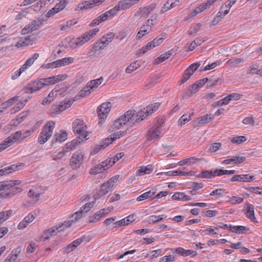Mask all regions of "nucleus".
<instances>
[{
  "label": "nucleus",
  "mask_w": 262,
  "mask_h": 262,
  "mask_svg": "<svg viewBox=\"0 0 262 262\" xmlns=\"http://www.w3.org/2000/svg\"><path fill=\"white\" fill-rule=\"evenodd\" d=\"M160 105V103L157 102L151 104L137 112L134 110H129L115 120L111 127L113 129H120L126 124L132 126L156 111Z\"/></svg>",
  "instance_id": "f257e3e1"
},
{
  "label": "nucleus",
  "mask_w": 262,
  "mask_h": 262,
  "mask_svg": "<svg viewBox=\"0 0 262 262\" xmlns=\"http://www.w3.org/2000/svg\"><path fill=\"white\" fill-rule=\"evenodd\" d=\"M99 31V28H95L91 30L77 38L73 42H72V39L71 38H66L63 41L65 43L64 46L66 48H70L73 49L80 47L96 35Z\"/></svg>",
  "instance_id": "f03ea898"
},
{
  "label": "nucleus",
  "mask_w": 262,
  "mask_h": 262,
  "mask_svg": "<svg viewBox=\"0 0 262 262\" xmlns=\"http://www.w3.org/2000/svg\"><path fill=\"white\" fill-rule=\"evenodd\" d=\"M72 126L74 132L79 135L78 137H80L82 142L84 141L83 139H86L88 135L87 126L83 120L76 119L73 122Z\"/></svg>",
  "instance_id": "7ed1b4c3"
},
{
  "label": "nucleus",
  "mask_w": 262,
  "mask_h": 262,
  "mask_svg": "<svg viewBox=\"0 0 262 262\" xmlns=\"http://www.w3.org/2000/svg\"><path fill=\"white\" fill-rule=\"evenodd\" d=\"M54 127L55 123L54 122L49 121L46 123L38 137V141L40 144L45 143L51 138Z\"/></svg>",
  "instance_id": "20e7f679"
},
{
  "label": "nucleus",
  "mask_w": 262,
  "mask_h": 262,
  "mask_svg": "<svg viewBox=\"0 0 262 262\" xmlns=\"http://www.w3.org/2000/svg\"><path fill=\"white\" fill-rule=\"evenodd\" d=\"M74 58L72 57H65L54 61L51 63L43 64L42 67L44 69H54L56 68L66 66L74 62Z\"/></svg>",
  "instance_id": "39448f33"
},
{
  "label": "nucleus",
  "mask_w": 262,
  "mask_h": 262,
  "mask_svg": "<svg viewBox=\"0 0 262 262\" xmlns=\"http://www.w3.org/2000/svg\"><path fill=\"white\" fill-rule=\"evenodd\" d=\"M111 107L112 104L109 102L103 103L98 107L97 112L100 120L98 123L99 124L102 123L107 117Z\"/></svg>",
  "instance_id": "423d86ee"
},
{
  "label": "nucleus",
  "mask_w": 262,
  "mask_h": 262,
  "mask_svg": "<svg viewBox=\"0 0 262 262\" xmlns=\"http://www.w3.org/2000/svg\"><path fill=\"white\" fill-rule=\"evenodd\" d=\"M21 136V132L20 131H18L6 139L1 144H0V152L3 151L7 147L12 145L16 141L18 140Z\"/></svg>",
  "instance_id": "0eeeda50"
},
{
  "label": "nucleus",
  "mask_w": 262,
  "mask_h": 262,
  "mask_svg": "<svg viewBox=\"0 0 262 262\" xmlns=\"http://www.w3.org/2000/svg\"><path fill=\"white\" fill-rule=\"evenodd\" d=\"M118 178L119 176H114L104 183L100 187L99 195L100 196L104 195L111 191L115 184L117 182Z\"/></svg>",
  "instance_id": "6e6552de"
},
{
  "label": "nucleus",
  "mask_w": 262,
  "mask_h": 262,
  "mask_svg": "<svg viewBox=\"0 0 262 262\" xmlns=\"http://www.w3.org/2000/svg\"><path fill=\"white\" fill-rule=\"evenodd\" d=\"M153 21L152 19H148L140 27V30L137 33L136 39L138 40H140L145 35L149 33L152 31L153 27Z\"/></svg>",
  "instance_id": "1a4fd4ad"
},
{
  "label": "nucleus",
  "mask_w": 262,
  "mask_h": 262,
  "mask_svg": "<svg viewBox=\"0 0 262 262\" xmlns=\"http://www.w3.org/2000/svg\"><path fill=\"white\" fill-rule=\"evenodd\" d=\"M83 155L81 152L77 151L72 155L70 160V164L73 169L79 167L83 163Z\"/></svg>",
  "instance_id": "9d476101"
},
{
  "label": "nucleus",
  "mask_w": 262,
  "mask_h": 262,
  "mask_svg": "<svg viewBox=\"0 0 262 262\" xmlns=\"http://www.w3.org/2000/svg\"><path fill=\"white\" fill-rule=\"evenodd\" d=\"M156 5L155 4H151L147 6L140 7L135 13V15L136 16H140L141 17L146 18L156 8Z\"/></svg>",
  "instance_id": "9b49d317"
},
{
  "label": "nucleus",
  "mask_w": 262,
  "mask_h": 262,
  "mask_svg": "<svg viewBox=\"0 0 262 262\" xmlns=\"http://www.w3.org/2000/svg\"><path fill=\"white\" fill-rule=\"evenodd\" d=\"M217 0H207L200 4L190 14L191 17H194L199 13H201L205 10L209 9Z\"/></svg>",
  "instance_id": "f8f14e48"
},
{
  "label": "nucleus",
  "mask_w": 262,
  "mask_h": 262,
  "mask_svg": "<svg viewBox=\"0 0 262 262\" xmlns=\"http://www.w3.org/2000/svg\"><path fill=\"white\" fill-rule=\"evenodd\" d=\"M74 100L70 99L65 100L63 102H60L58 104L53 105L52 106V110L53 113L59 114L61 112L64 111L66 109L69 108L73 104Z\"/></svg>",
  "instance_id": "ddd939ff"
},
{
  "label": "nucleus",
  "mask_w": 262,
  "mask_h": 262,
  "mask_svg": "<svg viewBox=\"0 0 262 262\" xmlns=\"http://www.w3.org/2000/svg\"><path fill=\"white\" fill-rule=\"evenodd\" d=\"M115 34L112 32H110L103 36L100 39L99 42H97L98 45L97 47L99 48V49L102 50L105 47H106L110 42H111L114 39Z\"/></svg>",
  "instance_id": "4468645a"
},
{
  "label": "nucleus",
  "mask_w": 262,
  "mask_h": 262,
  "mask_svg": "<svg viewBox=\"0 0 262 262\" xmlns=\"http://www.w3.org/2000/svg\"><path fill=\"white\" fill-rule=\"evenodd\" d=\"M106 160L102 162L101 163L95 165L90 170V173L93 175H96L98 173L101 172L103 170H106L111 167L107 164Z\"/></svg>",
  "instance_id": "2eb2a0df"
},
{
  "label": "nucleus",
  "mask_w": 262,
  "mask_h": 262,
  "mask_svg": "<svg viewBox=\"0 0 262 262\" xmlns=\"http://www.w3.org/2000/svg\"><path fill=\"white\" fill-rule=\"evenodd\" d=\"M17 184L18 185H19ZM16 185H15L16 186ZM15 185L12 187H9V188H7L5 190H4L5 191L2 193V195L4 198H11L14 195L18 194L21 192L22 189L20 187H14Z\"/></svg>",
  "instance_id": "dca6fc26"
},
{
  "label": "nucleus",
  "mask_w": 262,
  "mask_h": 262,
  "mask_svg": "<svg viewBox=\"0 0 262 262\" xmlns=\"http://www.w3.org/2000/svg\"><path fill=\"white\" fill-rule=\"evenodd\" d=\"M246 157L244 156H233L228 157L227 159L222 161L223 164H230L233 163L235 164H241L245 161Z\"/></svg>",
  "instance_id": "f3484780"
},
{
  "label": "nucleus",
  "mask_w": 262,
  "mask_h": 262,
  "mask_svg": "<svg viewBox=\"0 0 262 262\" xmlns=\"http://www.w3.org/2000/svg\"><path fill=\"white\" fill-rule=\"evenodd\" d=\"M162 127L158 125L154 128H152L148 132V140H152L159 137Z\"/></svg>",
  "instance_id": "a211bd4d"
},
{
  "label": "nucleus",
  "mask_w": 262,
  "mask_h": 262,
  "mask_svg": "<svg viewBox=\"0 0 262 262\" xmlns=\"http://www.w3.org/2000/svg\"><path fill=\"white\" fill-rule=\"evenodd\" d=\"M255 179L254 176L249 174L235 175L231 178L232 182H250Z\"/></svg>",
  "instance_id": "6ab92c4d"
},
{
  "label": "nucleus",
  "mask_w": 262,
  "mask_h": 262,
  "mask_svg": "<svg viewBox=\"0 0 262 262\" xmlns=\"http://www.w3.org/2000/svg\"><path fill=\"white\" fill-rule=\"evenodd\" d=\"M48 85H50V84L47 78L37 79L34 81V92L39 91Z\"/></svg>",
  "instance_id": "aec40b11"
},
{
  "label": "nucleus",
  "mask_w": 262,
  "mask_h": 262,
  "mask_svg": "<svg viewBox=\"0 0 262 262\" xmlns=\"http://www.w3.org/2000/svg\"><path fill=\"white\" fill-rule=\"evenodd\" d=\"M80 137H77L76 139L73 140L67 143L63 147V152H70L75 149L77 146L81 143Z\"/></svg>",
  "instance_id": "412c9836"
},
{
  "label": "nucleus",
  "mask_w": 262,
  "mask_h": 262,
  "mask_svg": "<svg viewBox=\"0 0 262 262\" xmlns=\"http://www.w3.org/2000/svg\"><path fill=\"white\" fill-rule=\"evenodd\" d=\"M60 88L58 86H56L48 95V97L45 98L42 101V104L45 105L50 103L55 97L57 95V93L59 92Z\"/></svg>",
  "instance_id": "4be33fe9"
},
{
  "label": "nucleus",
  "mask_w": 262,
  "mask_h": 262,
  "mask_svg": "<svg viewBox=\"0 0 262 262\" xmlns=\"http://www.w3.org/2000/svg\"><path fill=\"white\" fill-rule=\"evenodd\" d=\"M175 252L177 254H180L184 257L188 256L190 255H192L193 256H195L198 254L196 251H194L191 250H185L181 247L176 248Z\"/></svg>",
  "instance_id": "5701e85b"
},
{
  "label": "nucleus",
  "mask_w": 262,
  "mask_h": 262,
  "mask_svg": "<svg viewBox=\"0 0 262 262\" xmlns=\"http://www.w3.org/2000/svg\"><path fill=\"white\" fill-rule=\"evenodd\" d=\"M246 210L247 217L253 222H256V219L254 214V206L252 204H247L245 207Z\"/></svg>",
  "instance_id": "b1692460"
},
{
  "label": "nucleus",
  "mask_w": 262,
  "mask_h": 262,
  "mask_svg": "<svg viewBox=\"0 0 262 262\" xmlns=\"http://www.w3.org/2000/svg\"><path fill=\"white\" fill-rule=\"evenodd\" d=\"M140 0H121L119 2L121 9L125 10L129 8L133 5L138 3Z\"/></svg>",
  "instance_id": "393cba45"
},
{
  "label": "nucleus",
  "mask_w": 262,
  "mask_h": 262,
  "mask_svg": "<svg viewBox=\"0 0 262 262\" xmlns=\"http://www.w3.org/2000/svg\"><path fill=\"white\" fill-rule=\"evenodd\" d=\"M19 180H11L8 181H3L0 183V191L5 190L7 188L12 187L15 185L20 184Z\"/></svg>",
  "instance_id": "a878e982"
},
{
  "label": "nucleus",
  "mask_w": 262,
  "mask_h": 262,
  "mask_svg": "<svg viewBox=\"0 0 262 262\" xmlns=\"http://www.w3.org/2000/svg\"><path fill=\"white\" fill-rule=\"evenodd\" d=\"M32 219L33 214L32 213H30L21 222L19 223L17 227L18 229L21 230L26 228L30 223L32 222L33 221Z\"/></svg>",
  "instance_id": "bb28decb"
},
{
  "label": "nucleus",
  "mask_w": 262,
  "mask_h": 262,
  "mask_svg": "<svg viewBox=\"0 0 262 262\" xmlns=\"http://www.w3.org/2000/svg\"><path fill=\"white\" fill-rule=\"evenodd\" d=\"M164 174L166 176L170 177V176H192V171L186 172L181 170H173L169 171L166 172H165Z\"/></svg>",
  "instance_id": "cd10ccee"
},
{
  "label": "nucleus",
  "mask_w": 262,
  "mask_h": 262,
  "mask_svg": "<svg viewBox=\"0 0 262 262\" xmlns=\"http://www.w3.org/2000/svg\"><path fill=\"white\" fill-rule=\"evenodd\" d=\"M213 117L211 114H206L201 117H199L196 120L197 124L199 126L208 123L211 120H212Z\"/></svg>",
  "instance_id": "c85d7f7f"
},
{
  "label": "nucleus",
  "mask_w": 262,
  "mask_h": 262,
  "mask_svg": "<svg viewBox=\"0 0 262 262\" xmlns=\"http://www.w3.org/2000/svg\"><path fill=\"white\" fill-rule=\"evenodd\" d=\"M33 64V57L28 58L23 66L20 68L23 74H27L31 69Z\"/></svg>",
  "instance_id": "c756f323"
},
{
  "label": "nucleus",
  "mask_w": 262,
  "mask_h": 262,
  "mask_svg": "<svg viewBox=\"0 0 262 262\" xmlns=\"http://www.w3.org/2000/svg\"><path fill=\"white\" fill-rule=\"evenodd\" d=\"M30 45H32V38H31V35L25 37L24 39L21 38L20 39L15 45V46L17 48H19L21 47H25L26 46H29Z\"/></svg>",
  "instance_id": "7c9ffc66"
},
{
  "label": "nucleus",
  "mask_w": 262,
  "mask_h": 262,
  "mask_svg": "<svg viewBox=\"0 0 262 262\" xmlns=\"http://www.w3.org/2000/svg\"><path fill=\"white\" fill-rule=\"evenodd\" d=\"M126 131H118L117 132L115 133L111 136V139H106L105 140L106 143H107V145H108L110 143L111 144L112 142L115 140L120 138L121 137L124 136Z\"/></svg>",
  "instance_id": "2f4dec72"
},
{
  "label": "nucleus",
  "mask_w": 262,
  "mask_h": 262,
  "mask_svg": "<svg viewBox=\"0 0 262 262\" xmlns=\"http://www.w3.org/2000/svg\"><path fill=\"white\" fill-rule=\"evenodd\" d=\"M66 74H61L52 77H48V80L50 85L54 84L56 82L64 80L67 78Z\"/></svg>",
  "instance_id": "473e14b6"
},
{
  "label": "nucleus",
  "mask_w": 262,
  "mask_h": 262,
  "mask_svg": "<svg viewBox=\"0 0 262 262\" xmlns=\"http://www.w3.org/2000/svg\"><path fill=\"white\" fill-rule=\"evenodd\" d=\"M172 54V51H168L165 53L164 54H162L160 55L159 57L157 58L155 60V64H159L160 63L162 62L163 61H164L168 58H169Z\"/></svg>",
  "instance_id": "72a5a7b5"
},
{
  "label": "nucleus",
  "mask_w": 262,
  "mask_h": 262,
  "mask_svg": "<svg viewBox=\"0 0 262 262\" xmlns=\"http://www.w3.org/2000/svg\"><path fill=\"white\" fill-rule=\"evenodd\" d=\"M244 58H236L229 59L226 64L230 67H236L244 61Z\"/></svg>",
  "instance_id": "f704fd0d"
},
{
  "label": "nucleus",
  "mask_w": 262,
  "mask_h": 262,
  "mask_svg": "<svg viewBox=\"0 0 262 262\" xmlns=\"http://www.w3.org/2000/svg\"><path fill=\"white\" fill-rule=\"evenodd\" d=\"M199 89L196 83L192 84L185 92L184 97H190L193 94L198 91Z\"/></svg>",
  "instance_id": "c9c22d12"
},
{
  "label": "nucleus",
  "mask_w": 262,
  "mask_h": 262,
  "mask_svg": "<svg viewBox=\"0 0 262 262\" xmlns=\"http://www.w3.org/2000/svg\"><path fill=\"white\" fill-rule=\"evenodd\" d=\"M201 159L196 158V157H192L190 158L182 160L177 163L178 165L183 166L185 164H190L191 163H195L199 161Z\"/></svg>",
  "instance_id": "e433bc0d"
},
{
  "label": "nucleus",
  "mask_w": 262,
  "mask_h": 262,
  "mask_svg": "<svg viewBox=\"0 0 262 262\" xmlns=\"http://www.w3.org/2000/svg\"><path fill=\"white\" fill-rule=\"evenodd\" d=\"M103 79L100 78L94 80H92L87 83L88 86L93 91L95 89L97 88L102 82Z\"/></svg>",
  "instance_id": "4c0bfd02"
},
{
  "label": "nucleus",
  "mask_w": 262,
  "mask_h": 262,
  "mask_svg": "<svg viewBox=\"0 0 262 262\" xmlns=\"http://www.w3.org/2000/svg\"><path fill=\"white\" fill-rule=\"evenodd\" d=\"M44 189L41 186H36L34 190V202L38 201L40 199V195L43 194Z\"/></svg>",
  "instance_id": "58836bf2"
},
{
  "label": "nucleus",
  "mask_w": 262,
  "mask_h": 262,
  "mask_svg": "<svg viewBox=\"0 0 262 262\" xmlns=\"http://www.w3.org/2000/svg\"><path fill=\"white\" fill-rule=\"evenodd\" d=\"M140 63L138 61H136L130 64L126 69L125 72L128 74H130L140 67Z\"/></svg>",
  "instance_id": "ea45409f"
},
{
  "label": "nucleus",
  "mask_w": 262,
  "mask_h": 262,
  "mask_svg": "<svg viewBox=\"0 0 262 262\" xmlns=\"http://www.w3.org/2000/svg\"><path fill=\"white\" fill-rule=\"evenodd\" d=\"M156 192V191L155 189H151L148 191H147L143 193L142 195L138 196L137 198V200L138 201H142L145 199H147V198H150L155 194Z\"/></svg>",
  "instance_id": "a19ab883"
},
{
  "label": "nucleus",
  "mask_w": 262,
  "mask_h": 262,
  "mask_svg": "<svg viewBox=\"0 0 262 262\" xmlns=\"http://www.w3.org/2000/svg\"><path fill=\"white\" fill-rule=\"evenodd\" d=\"M97 199V198H96L93 201L86 203L84 206H82L80 208V210L84 214L86 213L88 211H89L91 210V208L93 207Z\"/></svg>",
  "instance_id": "79ce46f5"
},
{
  "label": "nucleus",
  "mask_w": 262,
  "mask_h": 262,
  "mask_svg": "<svg viewBox=\"0 0 262 262\" xmlns=\"http://www.w3.org/2000/svg\"><path fill=\"white\" fill-rule=\"evenodd\" d=\"M153 171L152 165H148L145 167H141L138 171L137 174L139 176H143L146 174H149Z\"/></svg>",
  "instance_id": "37998d69"
},
{
  "label": "nucleus",
  "mask_w": 262,
  "mask_h": 262,
  "mask_svg": "<svg viewBox=\"0 0 262 262\" xmlns=\"http://www.w3.org/2000/svg\"><path fill=\"white\" fill-rule=\"evenodd\" d=\"M124 155L123 152H120L116 154L113 158L109 159H106V162H108V165L112 167L117 161L122 158Z\"/></svg>",
  "instance_id": "c03bdc74"
},
{
  "label": "nucleus",
  "mask_w": 262,
  "mask_h": 262,
  "mask_svg": "<svg viewBox=\"0 0 262 262\" xmlns=\"http://www.w3.org/2000/svg\"><path fill=\"white\" fill-rule=\"evenodd\" d=\"M92 92V90L88 86V85L86 84V85L80 91L77 97L80 98L85 97L90 95Z\"/></svg>",
  "instance_id": "a18cd8bd"
},
{
  "label": "nucleus",
  "mask_w": 262,
  "mask_h": 262,
  "mask_svg": "<svg viewBox=\"0 0 262 262\" xmlns=\"http://www.w3.org/2000/svg\"><path fill=\"white\" fill-rule=\"evenodd\" d=\"M93 6L94 3H92L91 1H84L78 4L77 9L78 10H83L92 8Z\"/></svg>",
  "instance_id": "49530a36"
},
{
  "label": "nucleus",
  "mask_w": 262,
  "mask_h": 262,
  "mask_svg": "<svg viewBox=\"0 0 262 262\" xmlns=\"http://www.w3.org/2000/svg\"><path fill=\"white\" fill-rule=\"evenodd\" d=\"M67 138V134L66 132H61L54 136L53 140L56 142H63Z\"/></svg>",
  "instance_id": "de8ad7c7"
},
{
  "label": "nucleus",
  "mask_w": 262,
  "mask_h": 262,
  "mask_svg": "<svg viewBox=\"0 0 262 262\" xmlns=\"http://www.w3.org/2000/svg\"><path fill=\"white\" fill-rule=\"evenodd\" d=\"M172 199L174 200H183L188 201L190 200V198L186 195L184 192H177L175 193L172 196Z\"/></svg>",
  "instance_id": "09e8293b"
},
{
  "label": "nucleus",
  "mask_w": 262,
  "mask_h": 262,
  "mask_svg": "<svg viewBox=\"0 0 262 262\" xmlns=\"http://www.w3.org/2000/svg\"><path fill=\"white\" fill-rule=\"evenodd\" d=\"M12 210H9L5 211H2L0 212V224H2L7 219H8L10 216L12 214Z\"/></svg>",
  "instance_id": "8fccbe9b"
},
{
  "label": "nucleus",
  "mask_w": 262,
  "mask_h": 262,
  "mask_svg": "<svg viewBox=\"0 0 262 262\" xmlns=\"http://www.w3.org/2000/svg\"><path fill=\"white\" fill-rule=\"evenodd\" d=\"M202 27L201 23L192 26L188 31V35L189 36H194L199 31Z\"/></svg>",
  "instance_id": "3c124183"
},
{
  "label": "nucleus",
  "mask_w": 262,
  "mask_h": 262,
  "mask_svg": "<svg viewBox=\"0 0 262 262\" xmlns=\"http://www.w3.org/2000/svg\"><path fill=\"white\" fill-rule=\"evenodd\" d=\"M116 220V217H110L106 219L104 221V224L106 227L111 226L113 228H117V226L116 224H114L116 222L115 221Z\"/></svg>",
  "instance_id": "603ef678"
},
{
  "label": "nucleus",
  "mask_w": 262,
  "mask_h": 262,
  "mask_svg": "<svg viewBox=\"0 0 262 262\" xmlns=\"http://www.w3.org/2000/svg\"><path fill=\"white\" fill-rule=\"evenodd\" d=\"M247 137L244 136H235L232 138L231 141L232 143L241 144L247 140Z\"/></svg>",
  "instance_id": "864d4df0"
},
{
  "label": "nucleus",
  "mask_w": 262,
  "mask_h": 262,
  "mask_svg": "<svg viewBox=\"0 0 262 262\" xmlns=\"http://www.w3.org/2000/svg\"><path fill=\"white\" fill-rule=\"evenodd\" d=\"M83 215L84 214L83 213V212H82V211L79 210L73 214L70 219L71 220V221H73V223H74L76 221L81 219Z\"/></svg>",
  "instance_id": "5fc2aeb1"
},
{
  "label": "nucleus",
  "mask_w": 262,
  "mask_h": 262,
  "mask_svg": "<svg viewBox=\"0 0 262 262\" xmlns=\"http://www.w3.org/2000/svg\"><path fill=\"white\" fill-rule=\"evenodd\" d=\"M69 3V0H60L59 3H57L54 7L55 9L57 10L58 12L63 10L67 4Z\"/></svg>",
  "instance_id": "6e6d98bb"
},
{
  "label": "nucleus",
  "mask_w": 262,
  "mask_h": 262,
  "mask_svg": "<svg viewBox=\"0 0 262 262\" xmlns=\"http://www.w3.org/2000/svg\"><path fill=\"white\" fill-rule=\"evenodd\" d=\"M190 114H184L179 120L178 123L180 125H184L190 120Z\"/></svg>",
  "instance_id": "4d7b16f0"
},
{
  "label": "nucleus",
  "mask_w": 262,
  "mask_h": 262,
  "mask_svg": "<svg viewBox=\"0 0 262 262\" xmlns=\"http://www.w3.org/2000/svg\"><path fill=\"white\" fill-rule=\"evenodd\" d=\"M191 76L192 73H189V71L186 69L182 76L181 80L179 81L180 84H181L187 81Z\"/></svg>",
  "instance_id": "13d9d810"
},
{
  "label": "nucleus",
  "mask_w": 262,
  "mask_h": 262,
  "mask_svg": "<svg viewBox=\"0 0 262 262\" xmlns=\"http://www.w3.org/2000/svg\"><path fill=\"white\" fill-rule=\"evenodd\" d=\"M101 218L102 217L99 212H97L94 215L89 217V222L90 223H95L100 220Z\"/></svg>",
  "instance_id": "bf43d9fd"
},
{
  "label": "nucleus",
  "mask_w": 262,
  "mask_h": 262,
  "mask_svg": "<svg viewBox=\"0 0 262 262\" xmlns=\"http://www.w3.org/2000/svg\"><path fill=\"white\" fill-rule=\"evenodd\" d=\"M43 21V17L42 15L39 17L37 20L34 21V30H36L40 28L42 25Z\"/></svg>",
  "instance_id": "052dcab7"
},
{
  "label": "nucleus",
  "mask_w": 262,
  "mask_h": 262,
  "mask_svg": "<svg viewBox=\"0 0 262 262\" xmlns=\"http://www.w3.org/2000/svg\"><path fill=\"white\" fill-rule=\"evenodd\" d=\"M154 48V45L152 44L151 42L148 43L146 46L143 47L141 49H140L138 52L139 53L144 54L147 52L149 50Z\"/></svg>",
  "instance_id": "680f3d73"
},
{
  "label": "nucleus",
  "mask_w": 262,
  "mask_h": 262,
  "mask_svg": "<svg viewBox=\"0 0 262 262\" xmlns=\"http://www.w3.org/2000/svg\"><path fill=\"white\" fill-rule=\"evenodd\" d=\"M202 42V40L201 38H196L194 40L191 42L190 46L189 47V50L190 51H192L196 47L201 45Z\"/></svg>",
  "instance_id": "e2e57ef3"
},
{
  "label": "nucleus",
  "mask_w": 262,
  "mask_h": 262,
  "mask_svg": "<svg viewBox=\"0 0 262 262\" xmlns=\"http://www.w3.org/2000/svg\"><path fill=\"white\" fill-rule=\"evenodd\" d=\"M222 146V143L220 142L214 143L210 145L209 151L211 152H215L218 150Z\"/></svg>",
  "instance_id": "0e129e2a"
},
{
  "label": "nucleus",
  "mask_w": 262,
  "mask_h": 262,
  "mask_svg": "<svg viewBox=\"0 0 262 262\" xmlns=\"http://www.w3.org/2000/svg\"><path fill=\"white\" fill-rule=\"evenodd\" d=\"M164 36H165V35H164L163 34H161V35L160 36L157 37V38L154 39L152 41H151L152 44L153 45H154V48L159 46L160 44H161L163 42V41L164 39V38L163 37Z\"/></svg>",
  "instance_id": "69168bd1"
},
{
  "label": "nucleus",
  "mask_w": 262,
  "mask_h": 262,
  "mask_svg": "<svg viewBox=\"0 0 262 262\" xmlns=\"http://www.w3.org/2000/svg\"><path fill=\"white\" fill-rule=\"evenodd\" d=\"M244 201V198L242 197H238V196H232L229 200V202L232 204L235 205L236 204H239L243 202Z\"/></svg>",
  "instance_id": "338daca9"
},
{
  "label": "nucleus",
  "mask_w": 262,
  "mask_h": 262,
  "mask_svg": "<svg viewBox=\"0 0 262 262\" xmlns=\"http://www.w3.org/2000/svg\"><path fill=\"white\" fill-rule=\"evenodd\" d=\"M200 177L202 178H206V179H210L212 177H214L213 171V170L209 171H203L200 174Z\"/></svg>",
  "instance_id": "774afa93"
}]
</instances>
